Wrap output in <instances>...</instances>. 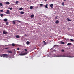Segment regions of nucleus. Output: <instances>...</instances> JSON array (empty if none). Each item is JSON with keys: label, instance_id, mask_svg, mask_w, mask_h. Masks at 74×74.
<instances>
[{"label": "nucleus", "instance_id": "nucleus-1", "mask_svg": "<svg viewBox=\"0 0 74 74\" xmlns=\"http://www.w3.org/2000/svg\"><path fill=\"white\" fill-rule=\"evenodd\" d=\"M3 56H4V57ZM8 56V55L6 54H3L2 55H0V56L1 57H2V56H3V58L5 57V56Z\"/></svg>", "mask_w": 74, "mask_h": 74}, {"label": "nucleus", "instance_id": "nucleus-2", "mask_svg": "<svg viewBox=\"0 0 74 74\" xmlns=\"http://www.w3.org/2000/svg\"><path fill=\"white\" fill-rule=\"evenodd\" d=\"M27 52H25L24 53H21L20 54V55H26V54H27Z\"/></svg>", "mask_w": 74, "mask_h": 74}, {"label": "nucleus", "instance_id": "nucleus-3", "mask_svg": "<svg viewBox=\"0 0 74 74\" xmlns=\"http://www.w3.org/2000/svg\"><path fill=\"white\" fill-rule=\"evenodd\" d=\"M66 56H67V57H69V56H66L64 55L62 56L61 55L58 56V57H65Z\"/></svg>", "mask_w": 74, "mask_h": 74}, {"label": "nucleus", "instance_id": "nucleus-4", "mask_svg": "<svg viewBox=\"0 0 74 74\" xmlns=\"http://www.w3.org/2000/svg\"><path fill=\"white\" fill-rule=\"evenodd\" d=\"M6 14H10V12L9 11V10H7L6 11V12H5Z\"/></svg>", "mask_w": 74, "mask_h": 74}, {"label": "nucleus", "instance_id": "nucleus-5", "mask_svg": "<svg viewBox=\"0 0 74 74\" xmlns=\"http://www.w3.org/2000/svg\"><path fill=\"white\" fill-rule=\"evenodd\" d=\"M59 23V21L58 20H57L56 21V24H58Z\"/></svg>", "mask_w": 74, "mask_h": 74}, {"label": "nucleus", "instance_id": "nucleus-6", "mask_svg": "<svg viewBox=\"0 0 74 74\" xmlns=\"http://www.w3.org/2000/svg\"><path fill=\"white\" fill-rule=\"evenodd\" d=\"M7 51L8 53H12V51H11L8 50Z\"/></svg>", "mask_w": 74, "mask_h": 74}, {"label": "nucleus", "instance_id": "nucleus-7", "mask_svg": "<svg viewBox=\"0 0 74 74\" xmlns=\"http://www.w3.org/2000/svg\"><path fill=\"white\" fill-rule=\"evenodd\" d=\"M7 32H5V31H3V34H6L7 33Z\"/></svg>", "mask_w": 74, "mask_h": 74}, {"label": "nucleus", "instance_id": "nucleus-8", "mask_svg": "<svg viewBox=\"0 0 74 74\" xmlns=\"http://www.w3.org/2000/svg\"><path fill=\"white\" fill-rule=\"evenodd\" d=\"M25 13V12L23 11H21L20 12V14H23Z\"/></svg>", "mask_w": 74, "mask_h": 74}, {"label": "nucleus", "instance_id": "nucleus-9", "mask_svg": "<svg viewBox=\"0 0 74 74\" xmlns=\"http://www.w3.org/2000/svg\"><path fill=\"white\" fill-rule=\"evenodd\" d=\"M16 38H19V35H17L16 36Z\"/></svg>", "mask_w": 74, "mask_h": 74}, {"label": "nucleus", "instance_id": "nucleus-10", "mask_svg": "<svg viewBox=\"0 0 74 74\" xmlns=\"http://www.w3.org/2000/svg\"><path fill=\"white\" fill-rule=\"evenodd\" d=\"M62 5H63V6H64L65 5H64V3L63 2L62 3Z\"/></svg>", "mask_w": 74, "mask_h": 74}, {"label": "nucleus", "instance_id": "nucleus-11", "mask_svg": "<svg viewBox=\"0 0 74 74\" xmlns=\"http://www.w3.org/2000/svg\"><path fill=\"white\" fill-rule=\"evenodd\" d=\"M0 15L1 17H3L4 16V14H0Z\"/></svg>", "mask_w": 74, "mask_h": 74}, {"label": "nucleus", "instance_id": "nucleus-12", "mask_svg": "<svg viewBox=\"0 0 74 74\" xmlns=\"http://www.w3.org/2000/svg\"><path fill=\"white\" fill-rule=\"evenodd\" d=\"M6 4H10V2H6L5 3Z\"/></svg>", "mask_w": 74, "mask_h": 74}, {"label": "nucleus", "instance_id": "nucleus-13", "mask_svg": "<svg viewBox=\"0 0 74 74\" xmlns=\"http://www.w3.org/2000/svg\"><path fill=\"white\" fill-rule=\"evenodd\" d=\"M34 15L33 14H32V15H31L30 16V17L31 18H33V17H34Z\"/></svg>", "mask_w": 74, "mask_h": 74}, {"label": "nucleus", "instance_id": "nucleus-14", "mask_svg": "<svg viewBox=\"0 0 74 74\" xmlns=\"http://www.w3.org/2000/svg\"><path fill=\"white\" fill-rule=\"evenodd\" d=\"M8 21V20L7 18H5L4 19V22H7Z\"/></svg>", "mask_w": 74, "mask_h": 74}, {"label": "nucleus", "instance_id": "nucleus-15", "mask_svg": "<svg viewBox=\"0 0 74 74\" xmlns=\"http://www.w3.org/2000/svg\"><path fill=\"white\" fill-rule=\"evenodd\" d=\"M43 42H44V45H47V42H45V41H43Z\"/></svg>", "mask_w": 74, "mask_h": 74}, {"label": "nucleus", "instance_id": "nucleus-16", "mask_svg": "<svg viewBox=\"0 0 74 74\" xmlns=\"http://www.w3.org/2000/svg\"><path fill=\"white\" fill-rule=\"evenodd\" d=\"M53 4H51L50 5V7H53Z\"/></svg>", "mask_w": 74, "mask_h": 74}, {"label": "nucleus", "instance_id": "nucleus-17", "mask_svg": "<svg viewBox=\"0 0 74 74\" xmlns=\"http://www.w3.org/2000/svg\"><path fill=\"white\" fill-rule=\"evenodd\" d=\"M45 8H48V4H46L45 5Z\"/></svg>", "mask_w": 74, "mask_h": 74}, {"label": "nucleus", "instance_id": "nucleus-18", "mask_svg": "<svg viewBox=\"0 0 74 74\" xmlns=\"http://www.w3.org/2000/svg\"><path fill=\"white\" fill-rule=\"evenodd\" d=\"M58 16H56L55 17V19H58Z\"/></svg>", "mask_w": 74, "mask_h": 74}, {"label": "nucleus", "instance_id": "nucleus-19", "mask_svg": "<svg viewBox=\"0 0 74 74\" xmlns=\"http://www.w3.org/2000/svg\"><path fill=\"white\" fill-rule=\"evenodd\" d=\"M26 44H27L28 45V44H30V42L29 41H27L26 42Z\"/></svg>", "mask_w": 74, "mask_h": 74}, {"label": "nucleus", "instance_id": "nucleus-20", "mask_svg": "<svg viewBox=\"0 0 74 74\" xmlns=\"http://www.w3.org/2000/svg\"><path fill=\"white\" fill-rule=\"evenodd\" d=\"M12 46H13V47H14L15 46V44L14 43H12Z\"/></svg>", "mask_w": 74, "mask_h": 74}, {"label": "nucleus", "instance_id": "nucleus-21", "mask_svg": "<svg viewBox=\"0 0 74 74\" xmlns=\"http://www.w3.org/2000/svg\"><path fill=\"white\" fill-rule=\"evenodd\" d=\"M61 44H64V42H61Z\"/></svg>", "mask_w": 74, "mask_h": 74}, {"label": "nucleus", "instance_id": "nucleus-22", "mask_svg": "<svg viewBox=\"0 0 74 74\" xmlns=\"http://www.w3.org/2000/svg\"><path fill=\"white\" fill-rule=\"evenodd\" d=\"M67 21H71V20H70V19H69V18H67Z\"/></svg>", "mask_w": 74, "mask_h": 74}, {"label": "nucleus", "instance_id": "nucleus-23", "mask_svg": "<svg viewBox=\"0 0 74 74\" xmlns=\"http://www.w3.org/2000/svg\"><path fill=\"white\" fill-rule=\"evenodd\" d=\"M30 8L31 10H32V9H33V6H30Z\"/></svg>", "mask_w": 74, "mask_h": 74}, {"label": "nucleus", "instance_id": "nucleus-24", "mask_svg": "<svg viewBox=\"0 0 74 74\" xmlns=\"http://www.w3.org/2000/svg\"><path fill=\"white\" fill-rule=\"evenodd\" d=\"M23 10V8L22 7L20 8L19 9V10Z\"/></svg>", "mask_w": 74, "mask_h": 74}, {"label": "nucleus", "instance_id": "nucleus-25", "mask_svg": "<svg viewBox=\"0 0 74 74\" xmlns=\"http://www.w3.org/2000/svg\"><path fill=\"white\" fill-rule=\"evenodd\" d=\"M71 45V43H69L67 44V45Z\"/></svg>", "mask_w": 74, "mask_h": 74}, {"label": "nucleus", "instance_id": "nucleus-26", "mask_svg": "<svg viewBox=\"0 0 74 74\" xmlns=\"http://www.w3.org/2000/svg\"><path fill=\"white\" fill-rule=\"evenodd\" d=\"M19 1H17L16 2V4H18V3H19Z\"/></svg>", "mask_w": 74, "mask_h": 74}, {"label": "nucleus", "instance_id": "nucleus-27", "mask_svg": "<svg viewBox=\"0 0 74 74\" xmlns=\"http://www.w3.org/2000/svg\"><path fill=\"white\" fill-rule=\"evenodd\" d=\"M8 9H10V10H12V8H9Z\"/></svg>", "mask_w": 74, "mask_h": 74}, {"label": "nucleus", "instance_id": "nucleus-28", "mask_svg": "<svg viewBox=\"0 0 74 74\" xmlns=\"http://www.w3.org/2000/svg\"><path fill=\"white\" fill-rule=\"evenodd\" d=\"M0 6H3V4L2 3H0Z\"/></svg>", "mask_w": 74, "mask_h": 74}, {"label": "nucleus", "instance_id": "nucleus-29", "mask_svg": "<svg viewBox=\"0 0 74 74\" xmlns=\"http://www.w3.org/2000/svg\"><path fill=\"white\" fill-rule=\"evenodd\" d=\"M13 24H15V22L14 21H13Z\"/></svg>", "mask_w": 74, "mask_h": 74}, {"label": "nucleus", "instance_id": "nucleus-30", "mask_svg": "<svg viewBox=\"0 0 74 74\" xmlns=\"http://www.w3.org/2000/svg\"><path fill=\"white\" fill-rule=\"evenodd\" d=\"M70 40L71 41H74V40L73 39H70Z\"/></svg>", "mask_w": 74, "mask_h": 74}, {"label": "nucleus", "instance_id": "nucleus-31", "mask_svg": "<svg viewBox=\"0 0 74 74\" xmlns=\"http://www.w3.org/2000/svg\"><path fill=\"white\" fill-rule=\"evenodd\" d=\"M61 52H64V50L63 49L62 50Z\"/></svg>", "mask_w": 74, "mask_h": 74}, {"label": "nucleus", "instance_id": "nucleus-32", "mask_svg": "<svg viewBox=\"0 0 74 74\" xmlns=\"http://www.w3.org/2000/svg\"><path fill=\"white\" fill-rule=\"evenodd\" d=\"M40 6H42V5H43V4H40Z\"/></svg>", "mask_w": 74, "mask_h": 74}, {"label": "nucleus", "instance_id": "nucleus-33", "mask_svg": "<svg viewBox=\"0 0 74 74\" xmlns=\"http://www.w3.org/2000/svg\"><path fill=\"white\" fill-rule=\"evenodd\" d=\"M6 25H8V22H6Z\"/></svg>", "mask_w": 74, "mask_h": 74}, {"label": "nucleus", "instance_id": "nucleus-34", "mask_svg": "<svg viewBox=\"0 0 74 74\" xmlns=\"http://www.w3.org/2000/svg\"><path fill=\"white\" fill-rule=\"evenodd\" d=\"M0 11H1V12H3V10H1Z\"/></svg>", "mask_w": 74, "mask_h": 74}, {"label": "nucleus", "instance_id": "nucleus-35", "mask_svg": "<svg viewBox=\"0 0 74 74\" xmlns=\"http://www.w3.org/2000/svg\"><path fill=\"white\" fill-rule=\"evenodd\" d=\"M17 50H18V51H19V48H17Z\"/></svg>", "mask_w": 74, "mask_h": 74}, {"label": "nucleus", "instance_id": "nucleus-36", "mask_svg": "<svg viewBox=\"0 0 74 74\" xmlns=\"http://www.w3.org/2000/svg\"><path fill=\"white\" fill-rule=\"evenodd\" d=\"M56 46H57V45H54L53 47H56Z\"/></svg>", "mask_w": 74, "mask_h": 74}, {"label": "nucleus", "instance_id": "nucleus-37", "mask_svg": "<svg viewBox=\"0 0 74 74\" xmlns=\"http://www.w3.org/2000/svg\"><path fill=\"white\" fill-rule=\"evenodd\" d=\"M25 51H27V49H25Z\"/></svg>", "mask_w": 74, "mask_h": 74}, {"label": "nucleus", "instance_id": "nucleus-38", "mask_svg": "<svg viewBox=\"0 0 74 74\" xmlns=\"http://www.w3.org/2000/svg\"><path fill=\"white\" fill-rule=\"evenodd\" d=\"M24 36H27V35L26 34H25V35H24Z\"/></svg>", "mask_w": 74, "mask_h": 74}, {"label": "nucleus", "instance_id": "nucleus-39", "mask_svg": "<svg viewBox=\"0 0 74 74\" xmlns=\"http://www.w3.org/2000/svg\"><path fill=\"white\" fill-rule=\"evenodd\" d=\"M53 48H51V49H50V50H52V49H53Z\"/></svg>", "mask_w": 74, "mask_h": 74}, {"label": "nucleus", "instance_id": "nucleus-40", "mask_svg": "<svg viewBox=\"0 0 74 74\" xmlns=\"http://www.w3.org/2000/svg\"><path fill=\"white\" fill-rule=\"evenodd\" d=\"M51 7V8H53V6Z\"/></svg>", "mask_w": 74, "mask_h": 74}, {"label": "nucleus", "instance_id": "nucleus-41", "mask_svg": "<svg viewBox=\"0 0 74 74\" xmlns=\"http://www.w3.org/2000/svg\"><path fill=\"white\" fill-rule=\"evenodd\" d=\"M5 49H8V48H5Z\"/></svg>", "mask_w": 74, "mask_h": 74}, {"label": "nucleus", "instance_id": "nucleus-42", "mask_svg": "<svg viewBox=\"0 0 74 74\" xmlns=\"http://www.w3.org/2000/svg\"><path fill=\"white\" fill-rule=\"evenodd\" d=\"M47 0H45V1H47Z\"/></svg>", "mask_w": 74, "mask_h": 74}, {"label": "nucleus", "instance_id": "nucleus-43", "mask_svg": "<svg viewBox=\"0 0 74 74\" xmlns=\"http://www.w3.org/2000/svg\"><path fill=\"white\" fill-rule=\"evenodd\" d=\"M64 0V1H66V0Z\"/></svg>", "mask_w": 74, "mask_h": 74}, {"label": "nucleus", "instance_id": "nucleus-44", "mask_svg": "<svg viewBox=\"0 0 74 74\" xmlns=\"http://www.w3.org/2000/svg\"><path fill=\"white\" fill-rule=\"evenodd\" d=\"M19 22H20V21H19Z\"/></svg>", "mask_w": 74, "mask_h": 74}, {"label": "nucleus", "instance_id": "nucleus-45", "mask_svg": "<svg viewBox=\"0 0 74 74\" xmlns=\"http://www.w3.org/2000/svg\"><path fill=\"white\" fill-rule=\"evenodd\" d=\"M71 58H72L73 57H70Z\"/></svg>", "mask_w": 74, "mask_h": 74}, {"label": "nucleus", "instance_id": "nucleus-46", "mask_svg": "<svg viewBox=\"0 0 74 74\" xmlns=\"http://www.w3.org/2000/svg\"><path fill=\"white\" fill-rule=\"evenodd\" d=\"M27 0V1H29V0Z\"/></svg>", "mask_w": 74, "mask_h": 74}]
</instances>
